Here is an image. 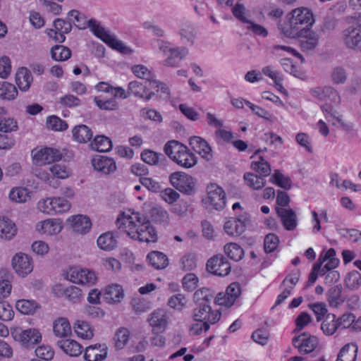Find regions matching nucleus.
<instances>
[{"label": "nucleus", "instance_id": "nucleus-1", "mask_svg": "<svg viewBox=\"0 0 361 361\" xmlns=\"http://www.w3.org/2000/svg\"><path fill=\"white\" fill-rule=\"evenodd\" d=\"M116 225L121 231L133 240L147 243L157 241V232L150 221L138 212H133L131 215H119Z\"/></svg>", "mask_w": 361, "mask_h": 361}, {"label": "nucleus", "instance_id": "nucleus-2", "mask_svg": "<svg viewBox=\"0 0 361 361\" xmlns=\"http://www.w3.org/2000/svg\"><path fill=\"white\" fill-rule=\"evenodd\" d=\"M165 154L178 165L183 168H191L197 163L195 155L188 147L176 140H170L164 147Z\"/></svg>", "mask_w": 361, "mask_h": 361}, {"label": "nucleus", "instance_id": "nucleus-3", "mask_svg": "<svg viewBox=\"0 0 361 361\" xmlns=\"http://www.w3.org/2000/svg\"><path fill=\"white\" fill-rule=\"evenodd\" d=\"M348 26L343 31L345 44L350 49H355L361 42V13L357 16L346 18Z\"/></svg>", "mask_w": 361, "mask_h": 361}, {"label": "nucleus", "instance_id": "nucleus-4", "mask_svg": "<svg viewBox=\"0 0 361 361\" xmlns=\"http://www.w3.org/2000/svg\"><path fill=\"white\" fill-rule=\"evenodd\" d=\"M87 25L97 37L99 38L109 47L122 53H126L128 47L121 41L111 35L109 32L102 26L99 22L94 19H90L87 21Z\"/></svg>", "mask_w": 361, "mask_h": 361}, {"label": "nucleus", "instance_id": "nucleus-5", "mask_svg": "<svg viewBox=\"0 0 361 361\" xmlns=\"http://www.w3.org/2000/svg\"><path fill=\"white\" fill-rule=\"evenodd\" d=\"M171 184L180 192L191 195L195 193V180L184 172H175L170 175Z\"/></svg>", "mask_w": 361, "mask_h": 361}, {"label": "nucleus", "instance_id": "nucleus-6", "mask_svg": "<svg viewBox=\"0 0 361 361\" xmlns=\"http://www.w3.org/2000/svg\"><path fill=\"white\" fill-rule=\"evenodd\" d=\"M66 279L74 283L92 286L97 281L95 273L89 269L72 267L66 273Z\"/></svg>", "mask_w": 361, "mask_h": 361}, {"label": "nucleus", "instance_id": "nucleus-7", "mask_svg": "<svg viewBox=\"0 0 361 361\" xmlns=\"http://www.w3.org/2000/svg\"><path fill=\"white\" fill-rule=\"evenodd\" d=\"M192 317L195 322H208L216 324L219 321L221 313L219 310H212L210 305H195Z\"/></svg>", "mask_w": 361, "mask_h": 361}, {"label": "nucleus", "instance_id": "nucleus-8", "mask_svg": "<svg viewBox=\"0 0 361 361\" xmlns=\"http://www.w3.org/2000/svg\"><path fill=\"white\" fill-rule=\"evenodd\" d=\"M207 202L214 209L223 210L226 207V193L224 190L214 183L207 186Z\"/></svg>", "mask_w": 361, "mask_h": 361}, {"label": "nucleus", "instance_id": "nucleus-9", "mask_svg": "<svg viewBox=\"0 0 361 361\" xmlns=\"http://www.w3.org/2000/svg\"><path fill=\"white\" fill-rule=\"evenodd\" d=\"M315 22L312 11L306 7L295 8V30H311Z\"/></svg>", "mask_w": 361, "mask_h": 361}, {"label": "nucleus", "instance_id": "nucleus-10", "mask_svg": "<svg viewBox=\"0 0 361 361\" xmlns=\"http://www.w3.org/2000/svg\"><path fill=\"white\" fill-rule=\"evenodd\" d=\"M297 44L303 51L313 50L318 44V35L311 30H300L295 33Z\"/></svg>", "mask_w": 361, "mask_h": 361}, {"label": "nucleus", "instance_id": "nucleus-11", "mask_svg": "<svg viewBox=\"0 0 361 361\" xmlns=\"http://www.w3.org/2000/svg\"><path fill=\"white\" fill-rule=\"evenodd\" d=\"M33 161L36 164L45 165L61 159L62 154L59 150L50 147H45L40 150L32 151Z\"/></svg>", "mask_w": 361, "mask_h": 361}, {"label": "nucleus", "instance_id": "nucleus-12", "mask_svg": "<svg viewBox=\"0 0 361 361\" xmlns=\"http://www.w3.org/2000/svg\"><path fill=\"white\" fill-rule=\"evenodd\" d=\"M12 334L16 341L22 343L27 347L34 345L39 343L42 340L41 334L36 329H27L25 330L18 329H16Z\"/></svg>", "mask_w": 361, "mask_h": 361}, {"label": "nucleus", "instance_id": "nucleus-13", "mask_svg": "<svg viewBox=\"0 0 361 361\" xmlns=\"http://www.w3.org/2000/svg\"><path fill=\"white\" fill-rule=\"evenodd\" d=\"M207 269L214 275L225 276L230 273L231 265L225 257L216 255L207 261Z\"/></svg>", "mask_w": 361, "mask_h": 361}, {"label": "nucleus", "instance_id": "nucleus-14", "mask_svg": "<svg viewBox=\"0 0 361 361\" xmlns=\"http://www.w3.org/2000/svg\"><path fill=\"white\" fill-rule=\"evenodd\" d=\"M12 267L16 272L22 277L31 273L33 269L30 257L22 252L16 253L13 257Z\"/></svg>", "mask_w": 361, "mask_h": 361}, {"label": "nucleus", "instance_id": "nucleus-15", "mask_svg": "<svg viewBox=\"0 0 361 361\" xmlns=\"http://www.w3.org/2000/svg\"><path fill=\"white\" fill-rule=\"evenodd\" d=\"M317 345V338L308 333L305 332L295 336V348H297L300 354H308L313 352Z\"/></svg>", "mask_w": 361, "mask_h": 361}, {"label": "nucleus", "instance_id": "nucleus-16", "mask_svg": "<svg viewBox=\"0 0 361 361\" xmlns=\"http://www.w3.org/2000/svg\"><path fill=\"white\" fill-rule=\"evenodd\" d=\"M249 221L247 214L240 218H233L224 224L225 232L231 236H239L245 230V224Z\"/></svg>", "mask_w": 361, "mask_h": 361}, {"label": "nucleus", "instance_id": "nucleus-17", "mask_svg": "<svg viewBox=\"0 0 361 361\" xmlns=\"http://www.w3.org/2000/svg\"><path fill=\"white\" fill-rule=\"evenodd\" d=\"M149 81H145L142 83L139 81H132L129 82L128 87V94H133L137 97L145 99L146 101L149 100L154 93L153 92H149L150 86L149 85Z\"/></svg>", "mask_w": 361, "mask_h": 361}, {"label": "nucleus", "instance_id": "nucleus-18", "mask_svg": "<svg viewBox=\"0 0 361 361\" xmlns=\"http://www.w3.org/2000/svg\"><path fill=\"white\" fill-rule=\"evenodd\" d=\"M108 348L105 344L97 343L87 347L84 359L86 361H102L107 357Z\"/></svg>", "mask_w": 361, "mask_h": 361}, {"label": "nucleus", "instance_id": "nucleus-19", "mask_svg": "<svg viewBox=\"0 0 361 361\" xmlns=\"http://www.w3.org/2000/svg\"><path fill=\"white\" fill-rule=\"evenodd\" d=\"M325 118L330 124L343 130H349L350 126L346 124L342 118V116L334 109L332 106L326 103L322 106Z\"/></svg>", "mask_w": 361, "mask_h": 361}, {"label": "nucleus", "instance_id": "nucleus-20", "mask_svg": "<svg viewBox=\"0 0 361 361\" xmlns=\"http://www.w3.org/2000/svg\"><path fill=\"white\" fill-rule=\"evenodd\" d=\"M92 164L94 170L104 175L111 173L116 169L114 159L105 156H98L94 158Z\"/></svg>", "mask_w": 361, "mask_h": 361}, {"label": "nucleus", "instance_id": "nucleus-21", "mask_svg": "<svg viewBox=\"0 0 361 361\" xmlns=\"http://www.w3.org/2000/svg\"><path fill=\"white\" fill-rule=\"evenodd\" d=\"M189 144L192 149L200 154L203 159L210 161L213 158L211 147L202 137L198 136L191 137L189 140Z\"/></svg>", "mask_w": 361, "mask_h": 361}, {"label": "nucleus", "instance_id": "nucleus-22", "mask_svg": "<svg viewBox=\"0 0 361 361\" xmlns=\"http://www.w3.org/2000/svg\"><path fill=\"white\" fill-rule=\"evenodd\" d=\"M73 231L78 234H86L92 228V222L90 218L85 215L78 214L68 219Z\"/></svg>", "mask_w": 361, "mask_h": 361}, {"label": "nucleus", "instance_id": "nucleus-23", "mask_svg": "<svg viewBox=\"0 0 361 361\" xmlns=\"http://www.w3.org/2000/svg\"><path fill=\"white\" fill-rule=\"evenodd\" d=\"M103 297L109 304L120 302L124 297L123 289L118 284L109 285L104 290Z\"/></svg>", "mask_w": 361, "mask_h": 361}, {"label": "nucleus", "instance_id": "nucleus-24", "mask_svg": "<svg viewBox=\"0 0 361 361\" xmlns=\"http://www.w3.org/2000/svg\"><path fill=\"white\" fill-rule=\"evenodd\" d=\"M312 94L321 100H330L335 104L340 102L338 92L331 87H316L311 90Z\"/></svg>", "mask_w": 361, "mask_h": 361}, {"label": "nucleus", "instance_id": "nucleus-25", "mask_svg": "<svg viewBox=\"0 0 361 361\" xmlns=\"http://www.w3.org/2000/svg\"><path fill=\"white\" fill-rule=\"evenodd\" d=\"M15 223L5 216H0V238L4 240H11L17 233Z\"/></svg>", "mask_w": 361, "mask_h": 361}, {"label": "nucleus", "instance_id": "nucleus-26", "mask_svg": "<svg viewBox=\"0 0 361 361\" xmlns=\"http://www.w3.org/2000/svg\"><path fill=\"white\" fill-rule=\"evenodd\" d=\"M150 326L152 327L154 333L163 332L166 326L167 320L165 312L161 310H155L149 319Z\"/></svg>", "mask_w": 361, "mask_h": 361}, {"label": "nucleus", "instance_id": "nucleus-27", "mask_svg": "<svg viewBox=\"0 0 361 361\" xmlns=\"http://www.w3.org/2000/svg\"><path fill=\"white\" fill-rule=\"evenodd\" d=\"M57 345L64 353L72 357H77L82 352V346L79 343L72 339L58 341Z\"/></svg>", "mask_w": 361, "mask_h": 361}, {"label": "nucleus", "instance_id": "nucleus-28", "mask_svg": "<svg viewBox=\"0 0 361 361\" xmlns=\"http://www.w3.org/2000/svg\"><path fill=\"white\" fill-rule=\"evenodd\" d=\"M98 247L105 251H111L118 245L117 236L112 232H106L101 234L97 240Z\"/></svg>", "mask_w": 361, "mask_h": 361}, {"label": "nucleus", "instance_id": "nucleus-29", "mask_svg": "<svg viewBox=\"0 0 361 361\" xmlns=\"http://www.w3.org/2000/svg\"><path fill=\"white\" fill-rule=\"evenodd\" d=\"M343 287L341 284L330 288L326 293L327 300L331 307H336L341 305L345 300L342 295Z\"/></svg>", "mask_w": 361, "mask_h": 361}, {"label": "nucleus", "instance_id": "nucleus-30", "mask_svg": "<svg viewBox=\"0 0 361 361\" xmlns=\"http://www.w3.org/2000/svg\"><path fill=\"white\" fill-rule=\"evenodd\" d=\"M275 210L284 228L293 230V210L290 207H276Z\"/></svg>", "mask_w": 361, "mask_h": 361}, {"label": "nucleus", "instance_id": "nucleus-31", "mask_svg": "<svg viewBox=\"0 0 361 361\" xmlns=\"http://www.w3.org/2000/svg\"><path fill=\"white\" fill-rule=\"evenodd\" d=\"M147 259L149 264L156 269H164L169 264L167 256L159 251H152L149 252L147 256Z\"/></svg>", "mask_w": 361, "mask_h": 361}, {"label": "nucleus", "instance_id": "nucleus-32", "mask_svg": "<svg viewBox=\"0 0 361 361\" xmlns=\"http://www.w3.org/2000/svg\"><path fill=\"white\" fill-rule=\"evenodd\" d=\"M188 54L186 47H176L170 49V55L164 61V65L167 66H176L179 62Z\"/></svg>", "mask_w": 361, "mask_h": 361}, {"label": "nucleus", "instance_id": "nucleus-33", "mask_svg": "<svg viewBox=\"0 0 361 361\" xmlns=\"http://www.w3.org/2000/svg\"><path fill=\"white\" fill-rule=\"evenodd\" d=\"M73 137L79 143H86L92 137V130L86 125H78L72 130Z\"/></svg>", "mask_w": 361, "mask_h": 361}, {"label": "nucleus", "instance_id": "nucleus-34", "mask_svg": "<svg viewBox=\"0 0 361 361\" xmlns=\"http://www.w3.org/2000/svg\"><path fill=\"white\" fill-rule=\"evenodd\" d=\"M215 292L208 288H202L197 290L193 294V301L195 305H210L214 298Z\"/></svg>", "mask_w": 361, "mask_h": 361}, {"label": "nucleus", "instance_id": "nucleus-35", "mask_svg": "<svg viewBox=\"0 0 361 361\" xmlns=\"http://www.w3.org/2000/svg\"><path fill=\"white\" fill-rule=\"evenodd\" d=\"M179 33L183 44L189 46L194 44L197 36V30L192 25L188 23L182 25Z\"/></svg>", "mask_w": 361, "mask_h": 361}, {"label": "nucleus", "instance_id": "nucleus-36", "mask_svg": "<svg viewBox=\"0 0 361 361\" xmlns=\"http://www.w3.org/2000/svg\"><path fill=\"white\" fill-rule=\"evenodd\" d=\"M32 81V75L26 68H20L16 74V84L22 91L27 90Z\"/></svg>", "mask_w": 361, "mask_h": 361}, {"label": "nucleus", "instance_id": "nucleus-37", "mask_svg": "<svg viewBox=\"0 0 361 361\" xmlns=\"http://www.w3.org/2000/svg\"><path fill=\"white\" fill-rule=\"evenodd\" d=\"M151 220L159 225L166 226L169 222V215L167 211L161 207H154L150 209Z\"/></svg>", "mask_w": 361, "mask_h": 361}, {"label": "nucleus", "instance_id": "nucleus-38", "mask_svg": "<svg viewBox=\"0 0 361 361\" xmlns=\"http://www.w3.org/2000/svg\"><path fill=\"white\" fill-rule=\"evenodd\" d=\"M36 228L40 233L53 235L59 233L61 230V226L52 219H47L39 222L36 226Z\"/></svg>", "mask_w": 361, "mask_h": 361}, {"label": "nucleus", "instance_id": "nucleus-39", "mask_svg": "<svg viewBox=\"0 0 361 361\" xmlns=\"http://www.w3.org/2000/svg\"><path fill=\"white\" fill-rule=\"evenodd\" d=\"M92 149L100 152H109L112 148L111 140L104 135L96 136L90 143Z\"/></svg>", "mask_w": 361, "mask_h": 361}, {"label": "nucleus", "instance_id": "nucleus-40", "mask_svg": "<svg viewBox=\"0 0 361 361\" xmlns=\"http://www.w3.org/2000/svg\"><path fill=\"white\" fill-rule=\"evenodd\" d=\"M243 178L246 185L255 190L263 188L266 185V180L264 178L253 173H245Z\"/></svg>", "mask_w": 361, "mask_h": 361}, {"label": "nucleus", "instance_id": "nucleus-41", "mask_svg": "<svg viewBox=\"0 0 361 361\" xmlns=\"http://www.w3.org/2000/svg\"><path fill=\"white\" fill-rule=\"evenodd\" d=\"M336 315L334 314H327L324 319L321 329L324 334L327 336L333 335L337 329H338V325Z\"/></svg>", "mask_w": 361, "mask_h": 361}, {"label": "nucleus", "instance_id": "nucleus-42", "mask_svg": "<svg viewBox=\"0 0 361 361\" xmlns=\"http://www.w3.org/2000/svg\"><path fill=\"white\" fill-rule=\"evenodd\" d=\"M282 287L283 291L277 297L275 304L271 307V310L281 304L288 297L292 294L293 289V278H292L290 276H287L283 281Z\"/></svg>", "mask_w": 361, "mask_h": 361}, {"label": "nucleus", "instance_id": "nucleus-43", "mask_svg": "<svg viewBox=\"0 0 361 361\" xmlns=\"http://www.w3.org/2000/svg\"><path fill=\"white\" fill-rule=\"evenodd\" d=\"M53 331L59 337H67L71 333L69 322L66 318H59L54 323Z\"/></svg>", "mask_w": 361, "mask_h": 361}, {"label": "nucleus", "instance_id": "nucleus-44", "mask_svg": "<svg viewBox=\"0 0 361 361\" xmlns=\"http://www.w3.org/2000/svg\"><path fill=\"white\" fill-rule=\"evenodd\" d=\"M357 348L353 343L345 345L340 350L336 361H355Z\"/></svg>", "mask_w": 361, "mask_h": 361}, {"label": "nucleus", "instance_id": "nucleus-45", "mask_svg": "<svg viewBox=\"0 0 361 361\" xmlns=\"http://www.w3.org/2000/svg\"><path fill=\"white\" fill-rule=\"evenodd\" d=\"M224 252L231 259L235 262L241 260L245 255L243 249L235 243L226 244L224 246Z\"/></svg>", "mask_w": 361, "mask_h": 361}, {"label": "nucleus", "instance_id": "nucleus-46", "mask_svg": "<svg viewBox=\"0 0 361 361\" xmlns=\"http://www.w3.org/2000/svg\"><path fill=\"white\" fill-rule=\"evenodd\" d=\"M51 58L56 61H63L68 60L71 56V51L69 48L62 45H55L50 51Z\"/></svg>", "mask_w": 361, "mask_h": 361}, {"label": "nucleus", "instance_id": "nucleus-47", "mask_svg": "<svg viewBox=\"0 0 361 361\" xmlns=\"http://www.w3.org/2000/svg\"><path fill=\"white\" fill-rule=\"evenodd\" d=\"M75 334L83 339H91L94 334L90 325L84 321H77L74 326Z\"/></svg>", "mask_w": 361, "mask_h": 361}, {"label": "nucleus", "instance_id": "nucleus-48", "mask_svg": "<svg viewBox=\"0 0 361 361\" xmlns=\"http://www.w3.org/2000/svg\"><path fill=\"white\" fill-rule=\"evenodd\" d=\"M16 307L20 313L30 314L34 313L39 305L35 300H19L16 303Z\"/></svg>", "mask_w": 361, "mask_h": 361}, {"label": "nucleus", "instance_id": "nucleus-49", "mask_svg": "<svg viewBox=\"0 0 361 361\" xmlns=\"http://www.w3.org/2000/svg\"><path fill=\"white\" fill-rule=\"evenodd\" d=\"M250 167L263 178L269 176L271 171L269 164L262 157H259V161H252Z\"/></svg>", "mask_w": 361, "mask_h": 361}, {"label": "nucleus", "instance_id": "nucleus-50", "mask_svg": "<svg viewBox=\"0 0 361 361\" xmlns=\"http://www.w3.org/2000/svg\"><path fill=\"white\" fill-rule=\"evenodd\" d=\"M293 19V10L290 11L283 22L279 23V28L285 37H293V27L292 20Z\"/></svg>", "mask_w": 361, "mask_h": 361}, {"label": "nucleus", "instance_id": "nucleus-51", "mask_svg": "<svg viewBox=\"0 0 361 361\" xmlns=\"http://www.w3.org/2000/svg\"><path fill=\"white\" fill-rule=\"evenodd\" d=\"M18 95L16 87L7 82H0V98L11 100Z\"/></svg>", "mask_w": 361, "mask_h": 361}, {"label": "nucleus", "instance_id": "nucleus-52", "mask_svg": "<svg viewBox=\"0 0 361 361\" xmlns=\"http://www.w3.org/2000/svg\"><path fill=\"white\" fill-rule=\"evenodd\" d=\"M269 182L286 190L291 188L290 178L284 176L279 170L274 171L269 178Z\"/></svg>", "mask_w": 361, "mask_h": 361}, {"label": "nucleus", "instance_id": "nucleus-53", "mask_svg": "<svg viewBox=\"0 0 361 361\" xmlns=\"http://www.w3.org/2000/svg\"><path fill=\"white\" fill-rule=\"evenodd\" d=\"M130 336L128 329L126 328H120L116 331L114 337V344L116 349H123L127 344Z\"/></svg>", "mask_w": 361, "mask_h": 361}, {"label": "nucleus", "instance_id": "nucleus-54", "mask_svg": "<svg viewBox=\"0 0 361 361\" xmlns=\"http://www.w3.org/2000/svg\"><path fill=\"white\" fill-rule=\"evenodd\" d=\"M28 191L25 188H13L9 193V198L15 202H25L29 197Z\"/></svg>", "mask_w": 361, "mask_h": 361}, {"label": "nucleus", "instance_id": "nucleus-55", "mask_svg": "<svg viewBox=\"0 0 361 361\" xmlns=\"http://www.w3.org/2000/svg\"><path fill=\"white\" fill-rule=\"evenodd\" d=\"M47 126L55 131H63L68 128L66 122L56 116H49L47 119Z\"/></svg>", "mask_w": 361, "mask_h": 361}, {"label": "nucleus", "instance_id": "nucleus-56", "mask_svg": "<svg viewBox=\"0 0 361 361\" xmlns=\"http://www.w3.org/2000/svg\"><path fill=\"white\" fill-rule=\"evenodd\" d=\"M53 178L65 179L67 178L70 174L71 171L65 165L54 164L49 168Z\"/></svg>", "mask_w": 361, "mask_h": 361}, {"label": "nucleus", "instance_id": "nucleus-57", "mask_svg": "<svg viewBox=\"0 0 361 361\" xmlns=\"http://www.w3.org/2000/svg\"><path fill=\"white\" fill-rule=\"evenodd\" d=\"M161 157H164L162 154L157 153L156 152L150 149H145L141 153L142 160L146 164L152 166L157 164Z\"/></svg>", "mask_w": 361, "mask_h": 361}, {"label": "nucleus", "instance_id": "nucleus-58", "mask_svg": "<svg viewBox=\"0 0 361 361\" xmlns=\"http://www.w3.org/2000/svg\"><path fill=\"white\" fill-rule=\"evenodd\" d=\"M63 294L72 302H78L82 297V290L75 286H71L63 290Z\"/></svg>", "mask_w": 361, "mask_h": 361}, {"label": "nucleus", "instance_id": "nucleus-59", "mask_svg": "<svg viewBox=\"0 0 361 361\" xmlns=\"http://www.w3.org/2000/svg\"><path fill=\"white\" fill-rule=\"evenodd\" d=\"M133 73L138 78L145 80V81H152L154 75L152 72L143 65H135L132 67Z\"/></svg>", "mask_w": 361, "mask_h": 361}, {"label": "nucleus", "instance_id": "nucleus-60", "mask_svg": "<svg viewBox=\"0 0 361 361\" xmlns=\"http://www.w3.org/2000/svg\"><path fill=\"white\" fill-rule=\"evenodd\" d=\"M298 144L303 147L307 152L313 153V147L311 137L306 133H300L295 136Z\"/></svg>", "mask_w": 361, "mask_h": 361}, {"label": "nucleus", "instance_id": "nucleus-61", "mask_svg": "<svg viewBox=\"0 0 361 361\" xmlns=\"http://www.w3.org/2000/svg\"><path fill=\"white\" fill-rule=\"evenodd\" d=\"M186 302L187 300L184 295L176 294L169 298L168 305L171 308L180 311L185 307Z\"/></svg>", "mask_w": 361, "mask_h": 361}, {"label": "nucleus", "instance_id": "nucleus-62", "mask_svg": "<svg viewBox=\"0 0 361 361\" xmlns=\"http://www.w3.org/2000/svg\"><path fill=\"white\" fill-rule=\"evenodd\" d=\"M140 180L144 187L152 192H159L162 190L161 184L152 178L142 177Z\"/></svg>", "mask_w": 361, "mask_h": 361}, {"label": "nucleus", "instance_id": "nucleus-63", "mask_svg": "<svg viewBox=\"0 0 361 361\" xmlns=\"http://www.w3.org/2000/svg\"><path fill=\"white\" fill-rule=\"evenodd\" d=\"M54 214L68 212L71 208V203L63 197H54Z\"/></svg>", "mask_w": 361, "mask_h": 361}, {"label": "nucleus", "instance_id": "nucleus-64", "mask_svg": "<svg viewBox=\"0 0 361 361\" xmlns=\"http://www.w3.org/2000/svg\"><path fill=\"white\" fill-rule=\"evenodd\" d=\"M211 324L210 322L205 321L195 322L190 326L189 332L192 336L200 335L202 332H207L209 329Z\"/></svg>", "mask_w": 361, "mask_h": 361}]
</instances>
